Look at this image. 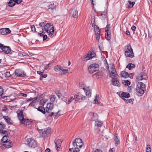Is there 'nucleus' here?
<instances>
[{
	"instance_id": "58",
	"label": "nucleus",
	"mask_w": 152,
	"mask_h": 152,
	"mask_svg": "<svg viewBox=\"0 0 152 152\" xmlns=\"http://www.w3.org/2000/svg\"><path fill=\"white\" fill-rule=\"evenodd\" d=\"M99 98V95L98 94H97L95 97V99L94 100V103H96V102L97 101V99Z\"/></svg>"
},
{
	"instance_id": "5",
	"label": "nucleus",
	"mask_w": 152,
	"mask_h": 152,
	"mask_svg": "<svg viewBox=\"0 0 152 152\" xmlns=\"http://www.w3.org/2000/svg\"><path fill=\"white\" fill-rule=\"evenodd\" d=\"M95 56V53L94 51H89L86 55L83 58V61H87L92 58Z\"/></svg>"
},
{
	"instance_id": "34",
	"label": "nucleus",
	"mask_w": 152,
	"mask_h": 152,
	"mask_svg": "<svg viewBox=\"0 0 152 152\" xmlns=\"http://www.w3.org/2000/svg\"><path fill=\"white\" fill-rule=\"evenodd\" d=\"M37 110L43 114L45 113V108L42 106H40L37 108Z\"/></svg>"
},
{
	"instance_id": "8",
	"label": "nucleus",
	"mask_w": 152,
	"mask_h": 152,
	"mask_svg": "<svg viewBox=\"0 0 152 152\" xmlns=\"http://www.w3.org/2000/svg\"><path fill=\"white\" fill-rule=\"evenodd\" d=\"M26 142L27 144L31 147L34 148L36 145V143L35 140L32 138L27 139Z\"/></svg>"
},
{
	"instance_id": "46",
	"label": "nucleus",
	"mask_w": 152,
	"mask_h": 152,
	"mask_svg": "<svg viewBox=\"0 0 152 152\" xmlns=\"http://www.w3.org/2000/svg\"><path fill=\"white\" fill-rule=\"evenodd\" d=\"M46 21H45V22H41V23H39V26H40L42 27V28L43 27H44L45 26V25H46Z\"/></svg>"
},
{
	"instance_id": "43",
	"label": "nucleus",
	"mask_w": 152,
	"mask_h": 152,
	"mask_svg": "<svg viewBox=\"0 0 152 152\" xmlns=\"http://www.w3.org/2000/svg\"><path fill=\"white\" fill-rule=\"evenodd\" d=\"M126 102H129V103H131L133 101H134V99H124V100Z\"/></svg>"
},
{
	"instance_id": "11",
	"label": "nucleus",
	"mask_w": 152,
	"mask_h": 152,
	"mask_svg": "<svg viewBox=\"0 0 152 152\" xmlns=\"http://www.w3.org/2000/svg\"><path fill=\"white\" fill-rule=\"evenodd\" d=\"M86 96H83L81 93H79L77 95L74 96V98L75 101H77L79 99L84 100L86 99Z\"/></svg>"
},
{
	"instance_id": "15",
	"label": "nucleus",
	"mask_w": 152,
	"mask_h": 152,
	"mask_svg": "<svg viewBox=\"0 0 152 152\" xmlns=\"http://www.w3.org/2000/svg\"><path fill=\"white\" fill-rule=\"evenodd\" d=\"M94 29L95 31V34L96 35H97L98 37H99V39H100L99 34H100V29L99 27L95 24L94 25Z\"/></svg>"
},
{
	"instance_id": "44",
	"label": "nucleus",
	"mask_w": 152,
	"mask_h": 152,
	"mask_svg": "<svg viewBox=\"0 0 152 152\" xmlns=\"http://www.w3.org/2000/svg\"><path fill=\"white\" fill-rule=\"evenodd\" d=\"M7 143L6 144L4 145V146L5 147L7 148H10V147H11V144L10 142H9V143H8L7 142V143Z\"/></svg>"
},
{
	"instance_id": "55",
	"label": "nucleus",
	"mask_w": 152,
	"mask_h": 152,
	"mask_svg": "<svg viewBox=\"0 0 152 152\" xmlns=\"http://www.w3.org/2000/svg\"><path fill=\"white\" fill-rule=\"evenodd\" d=\"M68 98L65 97H63L62 98V100L65 102L66 104H67V101H68Z\"/></svg>"
},
{
	"instance_id": "26",
	"label": "nucleus",
	"mask_w": 152,
	"mask_h": 152,
	"mask_svg": "<svg viewBox=\"0 0 152 152\" xmlns=\"http://www.w3.org/2000/svg\"><path fill=\"white\" fill-rule=\"evenodd\" d=\"M110 76L112 78V80H115L117 79L118 77V75L117 73L110 74Z\"/></svg>"
},
{
	"instance_id": "27",
	"label": "nucleus",
	"mask_w": 152,
	"mask_h": 152,
	"mask_svg": "<svg viewBox=\"0 0 152 152\" xmlns=\"http://www.w3.org/2000/svg\"><path fill=\"white\" fill-rule=\"evenodd\" d=\"M80 151L79 149L76 148L75 147H73L72 148H70L69 152H79Z\"/></svg>"
},
{
	"instance_id": "48",
	"label": "nucleus",
	"mask_w": 152,
	"mask_h": 152,
	"mask_svg": "<svg viewBox=\"0 0 152 152\" xmlns=\"http://www.w3.org/2000/svg\"><path fill=\"white\" fill-rule=\"evenodd\" d=\"M146 152H151V150L150 148V145H148L146 148Z\"/></svg>"
},
{
	"instance_id": "17",
	"label": "nucleus",
	"mask_w": 152,
	"mask_h": 152,
	"mask_svg": "<svg viewBox=\"0 0 152 152\" xmlns=\"http://www.w3.org/2000/svg\"><path fill=\"white\" fill-rule=\"evenodd\" d=\"M62 142V141L61 140L58 139L55 142L56 146V150L57 151H58V148L60 147Z\"/></svg>"
},
{
	"instance_id": "25",
	"label": "nucleus",
	"mask_w": 152,
	"mask_h": 152,
	"mask_svg": "<svg viewBox=\"0 0 152 152\" xmlns=\"http://www.w3.org/2000/svg\"><path fill=\"white\" fill-rule=\"evenodd\" d=\"M136 92L139 94H143L145 91V90H143L142 89L139 88V87H136Z\"/></svg>"
},
{
	"instance_id": "32",
	"label": "nucleus",
	"mask_w": 152,
	"mask_h": 152,
	"mask_svg": "<svg viewBox=\"0 0 152 152\" xmlns=\"http://www.w3.org/2000/svg\"><path fill=\"white\" fill-rule=\"evenodd\" d=\"M68 70L66 69H64V68L61 67V70H60L59 72V74L61 75L65 74L66 73H67Z\"/></svg>"
},
{
	"instance_id": "24",
	"label": "nucleus",
	"mask_w": 152,
	"mask_h": 152,
	"mask_svg": "<svg viewBox=\"0 0 152 152\" xmlns=\"http://www.w3.org/2000/svg\"><path fill=\"white\" fill-rule=\"evenodd\" d=\"M105 38L108 40L110 39V31H105Z\"/></svg>"
},
{
	"instance_id": "3",
	"label": "nucleus",
	"mask_w": 152,
	"mask_h": 152,
	"mask_svg": "<svg viewBox=\"0 0 152 152\" xmlns=\"http://www.w3.org/2000/svg\"><path fill=\"white\" fill-rule=\"evenodd\" d=\"M99 69V65L96 64L90 65L88 68V71L90 73L92 74L98 71Z\"/></svg>"
},
{
	"instance_id": "28",
	"label": "nucleus",
	"mask_w": 152,
	"mask_h": 152,
	"mask_svg": "<svg viewBox=\"0 0 152 152\" xmlns=\"http://www.w3.org/2000/svg\"><path fill=\"white\" fill-rule=\"evenodd\" d=\"M121 77L125 78L129 76L128 73L125 71L121 72Z\"/></svg>"
},
{
	"instance_id": "45",
	"label": "nucleus",
	"mask_w": 152,
	"mask_h": 152,
	"mask_svg": "<svg viewBox=\"0 0 152 152\" xmlns=\"http://www.w3.org/2000/svg\"><path fill=\"white\" fill-rule=\"evenodd\" d=\"M127 50L126 51H128L129 52H130L131 53V55H130V57L132 58H133L134 56V54L133 53V50H132V51H131L130 49H127Z\"/></svg>"
},
{
	"instance_id": "33",
	"label": "nucleus",
	"mask_w": 152,
	"mask_h": 152,
	"mask_svg": "<svg viewBox=\"0 0 152 152\" xmlns=\"http://www.w3.org/2000/svg\"><path fill=\"white\" fill-rule=\"evenodd\" d=\"M95 121V126L98 127H100L102 126V121H98V119Z\"/></svg>"
},
{
	"instance_id": "10",
	"label": "nucleus",
	"mask_w": 152,
	"mask_h": 152,
	"mask_svg": "<svg viewBox=\"0 0 152 152\" xmlns=\"http://www.w3.org/2000/svg\"><path fill=\"white\" fill-rule=\"evenodd\" d=\"M15 75L17 77H22L25 76L24 72L21 69H17L15 71Z\"/></svg>"
},
{
	"instance_id": "14",
	"label": "nucleus",
	"mask_w": 152,
	"mask_h": 152,
	"mask_svg": "<svg viewBox=\"0 0 152 152\" xmlns=\"http://www.w3.org/2000/svg\"><path fill=\"white\" fill-rule=\"evenodd\" d=\"M11 49L9 47L4 45L2 50L1 51V53L4 52L6 54H8L11 52Z\"/></svg>"
},
{
	"instance_id": "53",
	"label": "nucleus",
	"mask_w": 152,
	"mask_h": 152,
	"mask_svg": "<svg viewBox=\"0 0 152 152\" xmlns=\"http://www.w3.org/2000/svg\"><path fill=\"white\" fill-rule=\"evenodd\" d=\"M124 81L125 83V84H124V85L127 86H129L130 85V82L129 81L126 80V81L124 80Z\"/></svg>"
},
{
	"instance_id": "62",
	"label": "nucleus",
	"mask_w": 152,
	"mask_h": 152,
	"mask_svg": "<svg viewBox=\"0 0 152 152\" xmlns=\"http://www.w3.org/2000/svg\"><path fill=\"white\" fill-rule=\"evenodd\" d=\"M3 93V90L2 88L0 86V96H1Z\"/></svg>"
},
{
	"instance_id": "56",
	"label": "nucleus",
	"mask_w": 152,
	"mask_h": 152,
	"mask_svg": "<svg viewBox=\"0 0 152 152\" xmlns=\"http://www.w3.org/2000/svg\"><path fill=\"white\" fill-rule=\"evenodd\" d=\"M8 110V108L7 106L5 105H4V107L2 108L1 111L6 112V110Z\"/></svg>"
},
{
	"instance_id": "64",
	"label": "nucleus",
	"mask_w": 152,
	"mask_h": 152,
	"mask_svg": "<svg viewBox=\"0 0 152 152\" xmlns=\"http://www.w3.org/2000/svg\"><path fill=\"white\" fill-rule=\"evenodd\" d=\"M31 30L32 31L36 32V28L34 25H32L31 26Z\"/></svg>"
},
{
	"instance_id": "13",
	"label": "nucleus",
	"mask_w": 152,
	"mask_h": 152,
	"mask_svg": "<svg viewBox=\"0 0 152 152\" xmlns=\"http://www.w3.org/2000/svg\"><path fill=\"white\" fill-rule=\"evenodd\" d=\"M11 31L8 28H2L0 29V33L3 35L10 33Z\"/></svg>"
},
{
	"instance_id": "31",
	"label": "nucleus",
	"mask_w": 152,
	"mask_h": 152,
	"mask_svg": "<svg viewBox=\"0 0 152 152\" xmlns=\"http://www.w3.org/2000/svg\"><path fill=\"white\" fill-rule=\"evenodd\" d=\"M112 84L115 86H120V83L118 80H112Z\"/></svg>"
},
{
	"instance_id": "50",
	"label": "nucleus",
	"mask_w": 152,
	"mask_h": 152,
	"mask_svg": "<svg viewBox=\"0 0 152 152\" xmlns=\"http://www.w3.org/2000/svg\"><path fill=\"white\" fill-rule=\"evenodd\" d=\"M74 99H75L74 97H73V96L71 97L69 99H68V101L67 102V104H69Z\"/></svg>"
},
{
	"instance_id": "30",
	"label": "nucleus",
	"mask_w": 152,
	"mask_h": 152,
	"mask_svg": "<svg viewBox=\"0 0 152 152\" xmlns=\"http://www.w3.org/2000/svg\"><path fill=\"white\" fill-rule=\"evenodd\" d=\"M91 114H92V117L91 118V119L92 121H95L96 120L98 119V115L96 113H91Z\"/></svg>"
},
{
	"instance_id": "9",
	"label": "nucleus",
	"mask_w": 152,
	"mask_h": 152,
	"mask_svg": "<svg viewBox=\"0 0 152 152\" xmlns=\"http://www.w3.org/2000/svg\"><path fill=\"white\" fill-rule=\"evenodd\" d=\"M95 12L97 13V16H100L101 19H104L106 18L107 10H104L103 11H100L99 12H96V10H94Z\"/></svg>"
},
{
	"instance_id": "21",
	"label": "nucleus",
	"mask_w": 152,
	"mask_h": 152,
	"mask_svg": "<svg viewBox=\"0 0 152 152\" xmlns=\"http://www.w3.org/2000/svg\"><path fill=\"white\" fill-rule=\"evenodd\" d=\"M139 87V88L142 89L143 90H145V85L143 83L140 82H138L136 87Z\"/></svg>"
},
{
	"instance_id": "57",
	"label": "nucleus",
	"mask_w": 152,
	"mask_h": 152,
	"mask_svg": "<svg viewBox=\"0 0 152 152\" xmlns=\"http://www.w3.org/2000/svg\"><path fill=\"white\" fill-rule=\"evenodd\" d=\"M59 111H58L57 113H54V115L53 116H54L55 117H58L60 115V114H59Z\"/></svg>"
},
{
	"instance_id": "59",
	"label": "nucleus",
	"mask_w": 152,
	"mask_h": 152,
	"mask_svg": "<svg viewBox=\"0 0 152 152\" xmlns=\"http://www.w3.org/2000/svg\"><path fill=\"white\" fill-rule=\"evenodd\" d=\"M5 77H9L11 76V75L10 72H7L5 73Z\"/></svg>"
},
{
	"instance_id": "7",
	"label": "nucleus",
	"mask_w": 152,
	"mask_h": 152,
	"mask_svg": "<svg viewBox=\"0 0 152 152\" xmlns=\"http://www.w3.org/2000/svg\"><path fill=\"white\" fill-rule=\"evenodd\" d=\"M17 114L18 118L21 123H22L23 121L25 123L26 122L28 121V119L24 118L23 112L22 111H20L19 113H18Z\"/></svg>"
},
{
	"instance_id": "22",
	"label": "nucleus",
	"mask_w": 152,
	"mask_h": 152,
	"mask_svg": "<svg viewBox=\"0 0 152 152\" xmlns=\"http://www.w3.org/2000/svg\"><path fill=\"white\" fill-rule=\"evenodd\" d=\"M120 97L123 99L124 98H128L130 96V94L128 93L123 92L120 95Z\"/></svg>"
},
{
	"instance_id": "29",
	"label": "nucleus",
	"mask_w": 152,
	"mask_h": 152,
	"mask_svg": "<svg viewBox=\"0 0 152 152\" xmlns=\"http://www.w3.org/2000/svg\"><path fill=\"white\" fill-rule=\"evenodd\" d=\"M9 56L11 57H17L18 56V53L15 51H12L9 53Z\"/></svg>"
},
{
	"instance_id": "60",
	"label": "nucleus",
	"mask_w": 152,
	"mask_h": 152,
	"mask_svg": "<svg viewBox=\"0 0 152 152\" xmlns=\"http://www.w3.org/2000/svg\"><path fill=\"white\" fill-rule=\"evenodd\" d=\"M127 49H130L131 51H132V49L130 43H129L127 46Z\"/></svg>"
},
{
	"instance_id": "2",
	"label": "nucleus",
	"mask_w": 152,
	"mask_h": 152,
	"mask_svg": "<svg viewBox=\"0 0 152 152\" xmlns=\"http://www.w3.org/2000/svg\"><path fill=\"white\" fill-rule=\"evenodd\" d=\"M82 140L80 138H77L75 139L72 143V146L75 147L79 149L83 145Z\"/></svg>"
},
{
	"instance_id": "40",
	"label": "nucleus",
	"mask_w": 152,
	"mask_h": 152,
	"mask_svg": "<svg viewBox=\"0 0 152 152\" xmlns=\"http://www.w3.org/2000/svg\"><path fill=\"white\" fill-rule=\"evenodd\" d=\"M61 67L60 66H56L54 68V70L56 72L59 71V72L61 70Z\"/></svg>"
},
{
	"instance_id": "6",
	"label": "nucleus",
	"mask_w": 152,
	"mask_h": 152,
	"mask_svg": "<svg viewBox=\"0 0 152 152\" xmlns=\"http://www.w3.org/2000/svg\"><path fill=\"white\" fill-rule=\"evenodd\" d=\"M148 77L147 74L145 73L141 72L138 74L136 77V78L138 80H145V81L147 80Z\"/></svg>"
},
{
	"instance_id": "47",
	"label": "nucleus",
	"mask_w": 152,
	"mask_h": 152,
	"mask_svg": "<svg viewBox=\"0 0 152 152\" xmlns=\"http://www.w3.org/2000/svg\"><path fill=\"white\" fill-rule=\"evenodd\" d=\"M5 128L4 125L3 124L0 123V132L2 131V130L4 129Z\"/></svg>"
},
{
	"instance_id": "1",
	"label": "nucleus",
	"mask_w": 152,
	"mask_h": 152,
	"mask_svg": "<svg viewBox=\"0 0 152 152\" xmlns=\"http://www.w3.org/2000/svg\"><path fill=\"white\" fill-rule=\"evenodd\" d=\"M45 30L48 33V35H50L51 37L53 34L54 31L53 26L52 24L50 23H47L46 24L44 28Z\"/></svg>"
},
{
	"instance_id": "23",
	"label": "nucleus",
	"mask_w": 152,
	"mask_h": 152,
	"mask_svg": "<svg viewBox=\"0 0 152 152\" xmlns=\"http://www.w3.org/2000/svg\"><path fill=\"white\" fill-rule=\"evenodd\" d=\"M114 140L115 145L116 146H117L120 143V140L118 138V137L116 136L115 134L114 137Z\"/></svg>"
},
{
	"instance_id": "52",
	"label": "nucleus",
	"mask_w": 152,
	"mask_h": 152,
	"mask_svg": "<svg viewBox=\"0 0 152 152\" xmlns=\"http://www.w3.org/2000/svg\"><path fill=\"white\" fill-rule=\"evenodd\" d=\"M128 51H125V54L126 56L127 57H130V55H131V53L129 52Z\"/></svg>"
},
{
	"instance_id": "19",
	"label": "nucleus",
	"mask_w": 152,
	"mask_h": 152,
	"mask_svg": "<svg viewBox=\"0 0 152 152\" xmlns=\"http://www.w3.org/2000/svg\"><path fill=\"white\" fill-rule=\"evenodd\" d=\"M78 15V12L76 10H71L70 16L72 17L76 18Z\"/></svg>"
},
{
	"instance_id": "41",
	"label": "nucleus",
	"mask_w": 152,
	"mask_h": 152,
	"mask_svg": "<svg viewBox=\"0 0 152 152\" xmlns=\"http://www.w3.org/2000/svg\"><path fill=\"white\" fill-rule=\"evenodd\" d=\"M55 92L59 98H60L61 97L62 94L58 91L56 90L55 91Z\"/></svg>"
},
{
	"instance_id": "35",
	"label": "nucleus",
	"mask_w": 152,
	"mask_h": 152,
	"mask_svg": "<svg viewBox=\"0 0 152 152\" xmlns=\"http://www.w3.org/2000/svg\"><path fill=\"white\" fill-rule=\"evenodd\" d=\"M15 4V2L14 0H10L8 3V5L10 7H12Z\"/></svg>"
},
{
	"instance_id": "36",
	"label": "nucleus",
	"mask_w": 152,
	"mask_h": 152,
	"mask_svg": "<svg viewBox=\"0 0 152 152\" xmlns=\"http://www.w3.org/2000/svg\"><path fill=\"white\" fill-rule=\"evenodd\" d=\"M135 65L132 63L129 64L126 66V68H128L129 70H131L132 69L134 68Z\"/></svg>"
},
{
	"instance_id": "61",
	"label": "nucleus",
	"mask_w": 152,
	"mask_h": 152,
	"mask_svg": "<svg viewBox=\"0 0 152 152\" xmlns=\"http://www.w3.org/2000/svg\"><path fill=\"white\" fill-rule=\"evenodd\" d=\"M4 46V45L0 43V52L1 53V51L2 50Z\"/></svg>"
},
{
	"instance_id": "37",
	"label": "nucleus",
	"mask_w": 152,
	"mask_h": 152,
	"mask_svg": "<svg viewBox=\"0 0 152 152\" xmlns=\"http://www.w3.org/2000/svg\"><path fill=\"white\" fill-rule=\"evenodd\" d=\"M48 9L50 10H54L56 8V5L54 3L51 4L49 5L48 7Z\"/></svg>"
},
{
	"instance_id": "39",
	"label": "nucleus",
	"mask_w": 152,
	"mask_h": 152,
	"mask_svg": "<svg viewBox=\"0 0 152 152\" xmlns=\"http://www.w3.org/2000/svg\"><path fill=\"white\" fill-rule=\"evenodd\" d=\"M110 65H111V69H112V70L111 73L110 74L117 73L116 72V70L115 68L114 65L113 64H111Z\"/></svg>"
},
{
	"instance_id": "18",
	"label": "nucleus",
	"mask_w": 152,
	"mask_h": 152,
	"mask_svg": "<svg viewBox=\"0 0 152 152\" xmlns=\"http://www.w3.org/2000/svg\"><path fill=\"white\" fill-rule=\"evenodd\" d=\"M135 4L134 2H131L130 1H128L127 3L126 4V7L127 8H131Z\"/></svg>"
},
{
	"instance_id": "12",
	"label": "nucleus",
	"mask_w": 152,
	"mask_h": 152,
	"mask_svg": "<svg viewBox=\"0 0 152 152\" xmlns=\"http://www.w3.org/2000/svg\"><path fill=\"white\" fill-rule=\"evenodd\" d=\"M53 107V103H49L47 104L46 107V111L47 113H49L51 112Z\"/></svg>"
},
{
	"instance_id": "4",
	"label": "nucleus",
	"mask_w": 152,
	"mask_h": 152,
	"mask_svg": "<svg viewBox=\"0 0 152 152\" xmlns=\"http://www.w3.org/2000/svg\"><path fill=\"white\" fill-rule=\"evenodd\" d=\"M51 132V129L50 128H46L41 129L40 132V134L42 137H45L49 134Z\"/></svg>"
},
{
	"instance_id": "54",
	"label": "nucleus",
	"mask_w": 152,
	"mask_h": 152,
	"mask_svg": "<svg viewBox=\"0 0 152 152\" xmlns=\"http://www.w3.org/2000/svg\"><path fill=\"white\" fill-rule=\"evenodd\" d=\"M46 102V101L45 99H42L40 101V103L41 105L43 106Z\"/></svg>"
},
{
	"instance_id": "20",
	"label": "nucleus",
	"mask_w": 152,
	"mask_h": 152,
	"mask_svg": "<svg viewBox=\"0 0 152 152\" xmlns=\"http://www.w3.org/2000/svg\"><path fill=\"white\" fill-rule=\"evenodd\" d=\"M3 117L4 119L6 121V122L9 125L12 124V121L11 120L10 118L8 116H3Z\"/></svg>"
},
{
	"instance_id": "63",
	"label": "nucleus",
	"mask_w": 152,
	"mask_h": 152,
	"mask_svg": "<svg viewBox=\"0 0 152 152\" xmlns=\"http://www.w3.org/2000/svg\"><path fill=\"white\" fill-rule=\"evenodd\" d=\"M15 4H20L22 0H15Z\"/></svg>"
},
{
	"instance_id": "49",
	"label": "nucleus",
	"mask_w": 152,
	"mask_h": 152,
	"mask_svg": "<svg viewBox=\"0 0 152 152\" xmlns=\"http://www.w3.org/2000/svg\"><path fill=\"white\" fill-rule=\"evenodd\" d=\"M110 25L109 24H107V25L106 28H105V31H110Z\"/></svg>"
},
{
	"instance_id": "16",
	"label": "nucleus",
	"mask_w": 152,
	"mask_h": 152,
	"mask_svg": "<svg viewBox=\"0 0 152 152\" xmlns=\"http://www.w3.org/2000/svg\"><path fill=\"white\" fill-rule=\"evenodd\" d=\"M83 89L85 92L86 96H91V93L88 87H86V86H84L83 88Z\"/></svg>"
},
{
	"instance_id": "51",
	"label": "nucleus",
	"mask_w": 152,
	"mask_h": 152,
	"mask_svg": "<svg viewBox=\"0 0 152 152\" xmlns=\"http://www.w3.org/2000/svg\"><path fill=\"white\" fill-rule=\"evenodd\" d=\"M31 123V122H30V121L28 119V121H27L25 123L23 121L21 124H24V125H25L27 126V125L28 126Z\"/></svg>"
},
{
	"instance_id": "38",
	"label": "nucleus",
	"mask_w": 152,
	"mask_h": 152,
	"mask_svg": "<svg viewBox=\"0 0 152 152\" xmlns=\"http://www.w3.org/2000/svg\"><path fill=\"white\" fill-rule=\"evenodd\" d=\"M8 137L7 136H4L2 139V142L4 143H7Z\"/></svg>"
},
{
	"instance_id": "42",
	"label": "nucleus",
	"mask_w": 152,
	"mask_h": 152,
	"mask_svg": "<svg viewBox=\"0 0 152 152\" xmlns=\"http://www.w3.org/2000/svg\"><path fill=\"white\" fill-rule=\"evenodd\" d=\"M56 99V96L55 95H51L50 96V99L51 102H53Z\"/></svg>"
}]
</instances>
